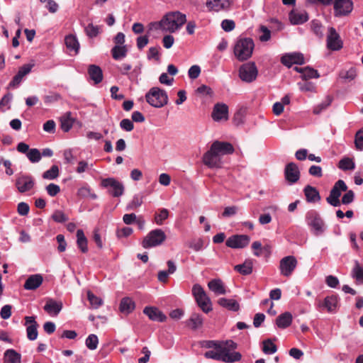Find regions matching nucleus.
I'll return each instance as SVG.
<instances>
[{"label":"nucleus","instance_id":"nucleus-1","mask_svg":"<svg viewBox=\"0 0 363 363\" xmlns=\"http://www.w3.org/2000/svg\"><path fill=\"white\" fill-rule=\"evenodd\" d=\"M221 350L220 352H206L204 357L206 359H212L216 361H222L226 363H234L239 362L242 358V354L239 352H232L237 348L236 342L231 340L221 341Z\"/></svg>","mask_w":363,"mask_h":363},{"label":"nucleus","instance_id":"nucleus-2","mask_svg":"<svg viewBox=\"0 0 363 363\" xmlns=\"http://www.w3.org/2000/svg\"><path fill=\"white\" fill-rule=\"evenodd\" d=\"M186 21L185 14L179 11H172L165 14L162 18L157 23L156 28H160L164 31L174 33L180 28Z\"/></svg>","mask_w":363,"mask_h":363},{"label":"nucleus","instance_id":"nucleus-3","mask_svg":"<svg viewBox=\"0 0 363 363\" xmlns=\"http://www.w3.org/2000/svg\"><path fill=\"white\" fill-rule=\"evenodd\" d=\"M254 48L255 44L252 38H240L233 48L235 57L240 62L245 61L251 57Z\"/></svg>","mask_w":363,"mask_h":363},{"label":"nucleus","instance_id":"nucleus-4","mask_svg":"<svg viewBox=\"0 0 363 363\" xmlns=\"http://www.w3.org/2000/svg\"><path fill=\"white\" fill-rule=\"evenodd\" d=\"M145 97L147 103L155 108H162L167 105L169 101L166 91L157 86L152 87Z\"/></svg>","mask_w":363,"mask_h":363},{"label":"nucleus","instance_id":"nucleus-5","mask_svg":"<svg viewBox=\"0 0 363 363\" xmlns=\"http://www.w3.org/2000/svg\"><path fill=\"white\" fill-rule=\"evenodd\" d=\"M192 294L196 300L197 305L205 313H208L213 310L212 303L210 298L207 296L203 287L195 284L192 287Z\"/></svg>","mask_w":363,"mask_h":363},{"label":"nucleus","instance_id":"nucleus-6","mask_svg":"<svg viewBox=\"0 0 363 363\" xmlns=\"http://www.w3.org/2000/svg\"><path fill=\"white\" fill-rule=\"evenodd\" d=\"M167 238L165 233L162 229L150 230L141 242V245L145 249L152 248L161 245Z\"/></svg>","mask_w":363,"mask_h":363},{"label":"nucleus","instance_id":"nucleus-7","mask_svg":"<svg viewBox=\"0 0 363 363\" xmlns=\"http://www.w3.org/2000/svg\"><path fill=\"white\" fill-rule=\"evenodd\" d=\"M100 185L102 188L106 189L107 193L113 197H120L124 194V184L114 177L102 179Z\"/></svg>","mask_w":363,"mask_h":363},{"label":"nucleus","instance_id":"nucleus-8","mask_svg":"<svg viewBox=\"0 0 363 363\" xmlns=\"http://www.w3.org/2000/svg\"><path fill=\"white\" fill-rule=\"evenodd\" d=\"M306 221L315 235L319 236L324 233L325 223L315 210H310L306 213Z\"/></svg>","mask_w":363,"mask_h":363},{"label":"nucleus","instance_id":"nucleus-9","mask_svg":"<svg viewBox=\"0 0 363 363\" xmlns=\"http://www.w3.org/2000/svg\"><path fill=\"white\" fill-rule=\"evenodd\" d=\"M257 74L258 70L255 62L245 63L239 68V77L245 82H254L257 79Z\"/></svg>","mask_w":363,"mask_h":363},{"label":"nucleus","instance_id":"nucleus-10","mask_svg":"<svg viewBox=\"0 0 363 363\" xmlns=\"http://www.w3.org/2000/svg\"><path fill=\"white\" fill-rule=\"evenodd\" d=\"M347 186L345 182L339 179L335 182L330 192V195L326 198L327 202L333 206H339L340 205V196L342 191H346Z\"/></svg>","mask_w":363,"mask_h":363},{"label":"nucleus","instance_id":"nucleus-11","mask_svg":"<svg viewBox=\"0 0 363 363\" xmlns=\"http://www.w3.org/2000/svg\"><path fill=\"white\" fill-rule=\"evenodd\" d=\"M15 186L19 193L25 194L34 189L35 180L30 174H21L16 178Z\"/></svg>","mask_w":363,"mask_h":363},{"label":"nucleus","instance_id":"nucleus-12","mask_svg":"<svg viewBox=\"0 0 363 363\" xmlns=\"http://www.w3.org/2000/svg\"><path fill=\"white\" fill-rule=\"evenodd\" d=\"M298 264L296 258L293 255L283 257L279 262L280 274L286 277H289Z\"/></svg>","mask_w":363,"mask_h":363},{"label":"nucleus","instance_id":"nucleus-13","mask_svg":"<svg viewBox=\"0 0 363 363\" xmlns=\"http://www.w3.org/2000/svg\"><path fill=\"white\" fill-rule=\"evenodd\" d=\"M326 43L328 49L332 51H338L343 47V42L333 27L328 28Z\"/></svg>","mask_w":363,"mask_h":363},{"label":"nucleus","instance_id":"nucleus-14","mask_svg":"<svg viewBox=\"0 0 363 363\" xmlns=\"http://www.w3.org/2000/svg\"><path fill=\"white\" fill-rule=\"evenodd\" d=\"M339 306V298L337 295L327 296L323 301H319L317 308L319 311L325 310L328 313H335Z\"/></svg>","mask_w":363,"mask_h":363},{"label":"nucleus","instance_id":"nucleus-15","mask_svg":"<svg viewBox=\"0 0 363 363\" xmlns=\"http://www.w3.org/2000/svg\"><path fill=\"white\" fill-rule=\"evenodd\" d=\"M301 177L298 165L294 162L288 163L284 168V178L289 184L296 183Z\"/></svg>","mask_w":363,"mask_h":363},{"label":"nucleus","instance_id":"nucleus-16","mask_svg":"<svg viewBox=\"0 0 363 363\" xmlns=\"http://www.w3.org/2000/svg\"><path fill=\"white\" fill-rule=\"evenodd\" d=\"M250 241V238L247 235H234L227 239L225 245L230 248L240 249L247 247Z\"/></svg>","mask_w":363,"mask_h":363},{"label":"nucleus","instance_id":"nucleus-17","mask_svg":"<svg viewBox=\"0 0 363 363\" xmlns=\"http://www.w3.org/2000/svg\"><path fill=\"white\" fill-rule=\"evenodd\" d=\"M282 65L290 68L293 65H303L305 60L303 55L301 52L286 53L280 60Z\"/></svg>","mask_w":363,"mask_h":363},{"label":"nucleus","instance_id":"nucleus-18","mask_svg":"<svg viewBox=\"0 0 363 363\" xmlns=\"http://www.w3.org/2000/svg\"><path fill=\"white\" fill-rule=\"evenodd\" d=\"M203 164L209 168L220 167V155L215 150H212V146L203 155L202 158Z\"/></svg>","mask_w":363,"mask_h":363},{"label":"nucleus","instance_id":"nucleus-19","mask_svg":"<svg viewBox=\"0 0 363 363\" xmlns=\"http://www.w3.org/2000/svg\"><path fill=\"white\" fill-rule=\"evenodd\" d=\"M25 325H27L26 333L27 337L29 340H35L38 337V324L35 320V316H26Z\"/></svg>","mask_w":363,"mask_h":363},{"label":"nucleus","instance_id":"nucleus-20","mask_svg":"<svg viewBox=\"0 0 363 363\" xmlns=\"http://www.w3.org/2000/svg\"><path fill=\"white\" fill-rule=\"evenodd\" d=\"M211 117L214 121H220L221 120H228V106L223 103H217L214 105Z\"/></svg>","mask_w":363,"mask_h":363},{"label":"nucleus","instance_id":"nucleus-21","mask_svg":"<svg viewBox=\"0 0 363 363\" xmlns=\"http://www.w3.org/2000/svg\"><path fill=\"white\" fill-rule=\"evenodd\" d=\"M33 65L26 64L21 67L17 74L13 77L9 84V88H16L21 83L23 77L29 74L32 69Z\"/></svg>","mask_w":363,"mask_h":363},{"label":"nucleus","instance_id":"nucleus-22","mask_svg":"<svg viewBox=\"0 0 363 363\" xmlns=\"http://www.w3.org/2000/svg\"><path fill=\"white\" fill-rule=\"evenodd\" d=\"M352 1L351 0H335L334 10L335 16H345L352 10Z\"/></svg>","mask_w":363,"mask_h":363},{"label":"nucleus","instance_id":"nucleus-23","mask_svg":"<svg viewBox=\"0 0 363 363\" xmlns=\"http://www.w3.org/2000/svg\"><path fill=\"white\" fill-rule=\"evenodd\" d=\"M212 150H215L217 153L220 155H230L235 151L233 145L228 142H220L216 140L211 145Z\"/></svg>","mask_w":363,"mask_h":363},{"label":"nucleus","instance_id":"nucleus-24","mask_svg":"<svg viewBox=\"0 0 363 363\" xmlns=\"http://www.w3.org/2000/svg\"><path fill=\"white\" fill-rule=\"evenodd\" d=\"M143 313L152 321L162 323L165 321L167 318L166 315L160 310L153 306L145 307Z\"/></svg>","mask_w":363,"mask_h":363},{"label":"nucleus","instance_id":"nucleus-25","mask_svg":"<svg viewBox=\"0 0 363 363\" xmlns=\"http://www.w3.org/2000/svg\"><path fill=\"white\" fill-rule=\"evenodd\" d=\"M43 277L40 274H35L28 277L24 283L23 287L26 290H35L43 283Z\"/></svg>","mask_w":363,"mask_h":363},{"label":"nucleus","instance_id":"nucleus-26","mask_svg":"<svg viewBox=\"0 0 363 363\" xmlns=\"http://www.w3.org/2000/svg\"><path fill=\"white\" fill-rule=\"evenodd\" d=\"M87 72L91 80L95 84H98L103 80V71L101 67L96 65H90L88 67Z\"/></svg>","mask_w":363,"mask_h":363},{"label":"nucleus","instance_id":"nucleus-27","mask_svg":"<svg viewBox=\"0 0 363 363\" xmlns=\"http://www.w3.org/2000/svg\"><path fill=\"white\" fill-rule=\"evenodd\" d=\"M231 4L230 0H207L206 6L209 10L220 11L228 9Z\"/></svg>","mask_w":363,"mask_h":363},{"label":"nucleus","instance_id":"nucleus-28","mask_svg":"<svg viewBox=\"0 0 363 363\" xmlns=\"http://www.w3.org/2000/svg\"><path fill=\"white\" fill-rule=\"evenodd\" d=\"M289 20L293 25H300L308 20V15L306 11H298L292 10L289 13Z\"/></svg>","mask_w":363,"mask_h":363},{"label":"nucleus","instance_id":"nucleus-29","mask_svg":"<svg viewBox=\"0 0 363 363\" xmlns=\"http://www.w3.org/2000/svg\"><path fill=\"white\" fill-rule=\"evenodd\" d=\"M303 193L306 196V200L308 203L318 202L321 199L317 189L311 185H306L304 187Z\"/></svg>","mask_w":363,"mask_h":363},{"label":"nucleus","instance_id":"nucleus-30","mask_svg":"<svg viewBox=\"0 0 363 363\" xmlns=\"http://www.w3.org/2000/svg\"><path fill=\"white\" fill-rule=\"evenodd\" d=\"M43 308L50 315L56 316L62 310V304L53 299H49L47 301Z\"/></svg>","mask_w":363,"mask_h":363},{"label":"nucleus","instance_id":"nucleus-31","mask_svg":"<svg viewBox=\"0 0 363 363\" xmlns=\"http://www.w3.org/2000/svg\"><path fill=\"white\" fill-rule=\"evenodd\" d=\"M234 269L242 275H250L252 273L253 260L247 259L242 264L235 265Z\"/></svg>","mask_w":363,"mask_h":363},{"label":"nucleus","instance_id":"nucleus-32","mask_svg":"<svg viewBox=\"0 0 363 363\" xmlns=\"http://www.w3.org/2000/svg\"><path fill=\"white\" fill-rule=\"evenodd\" d=\"M209 289L216 295H223L226 294L225 288L223 281L219 279H214L208 283Z\"/></svg>","mask_w":363,"mask_h":363},{"label":"nucleus","instance_id":"nucleus-33","mask_svg":"<svg viewBox=\"0 0 363 363\" xmlns=\"http://www.w3.org/2000/svg\"><path fill=\"white\" fill-rule=\"evenodd\" d=\"M21 354L13 349H9L4 352V363H21Z\"/></svg>","mask_w":363,"mask_h":363},{"label":"nucleus","instance_id":"nucleus-34","mask_svg":"<svg viewBox=\"0 0 363 363\" xmlns=\"http://www.w3.org/2000/svg\"><path fill=\"white\" fill-rule=\"evenodd\" d=\"M135 308V303L130 297L123 298L121 301L119 309L123 313L129 314L132 313Z\"/></svg>","mask_w":363,"mask_h":363},{"label":"nucleus","instance_id":"nucleus-35","mask_svg":"<svg viewBox=\"0 0 363 363\" xmlns=\"http://www.w3.org/2000/svg\"><path fill=\"white\" fill-rule=\"evenodd\" d=\"M292 318V315L289 312H285L277 318L276 325L279 328H286L291 324Z\"/></svg>","mask_w":363,"mask_h":363},{"label":"nucleus","instance_id":"nucleus-36","mask_svg":"<svg viewBox=\"0 0 363 363\" xmlns=\"http://www.w3.org/2000/svg\"><path fill=\"white\" fill-rule=\"evenodd\" d=\"M218 303L229 311H238L240 309L238 302L234 299L220 298L218 300Z\"/></svg>","mask_w":363,"mask_h":363},{"label":"nucleus","instance_id":"nucleus-37","mask_svg":"<svg viewBox=\"0 0 363 363\" xmlns=\"http://www.w3.org/2000/svg\"><path fill=\"white\" fill-rule=\"evenodd\" d=\"M77 244L82 252L86 253L88 252V241L84 235V231L82 229H78L77 231Z\"/></svg>","mask_w":363,"mask_h":363},{"label":"nucleus","instance_id":"nucleus-38","mask_svg":"<svg viewBox=\"0 0 363 363\" xmlns=\"http://www.w3.org/2000/svg\"><path fill=\"white\" fill-rule=\"evenodd\" d=\"M203 321L202 315L194 313L186 320V325L195 330L203 325Z\"/></svg>","mask_w":363,"mask_h":363},{"label":"nucleus","instance_id":"nucleus-39","mask_svg":"<svg viewBox=\"0 0 363 363\" xmlns=\"http://www.w3.org/2000/svg\"><path fill=\"white\" fill-rule=\"evenodd\" d=\"M65 43L69 51H74L75 54L78 53L79 50V43L74 35H67L65 39Z\"/></svg>","mask_w":363,"mask_h":363},{"label":"nucleus","instance_id":"nucleus-40","mask_svg":"<svg viewBox=\"0 0 363 363\" xmlns=\"http://www.w3.org/2000/svg\"><path fill=\"white\" fill-rule=\"evenodd\" d=\"M354 264L351 275L357 282L363 283V267L360 265L358 260H354Z\"/></svg>","mask_w":363,"mask_h":363},{"label":"nucleus","instance_id":"nucleus-41","mask_svg":"<svg viewBox=\"0 0 363 363\" xmlns=\"http://www.w3.org/2000/svg\"><path fill=\"white\" fill-rule=\"evenodd\" d=\"M128 50L125 45H115L111 49V55L114 60H118L125 57L127 55Z\"/></svg>","mask_w":363,"mask_h":363},{"label":"nucleus","instance_id":"nucleus-42","mask_svg":"<svg viewBox=\"0 0 363 363\" xmlns=\"http://www.w3.org/2000/svg\"><path fill=\"white\" fill-rule=\"evenodd\" d=\"M262 351L266 354H272L277 351V345L272 339H267L262 342Z\"/></svg>","mask_w":363,"mask_h":363},{"label":"nucleus","instance_id":"nucleus-43","mask_svg":"<svg viewBox=\"0 0 363 363\" xmlns=\"http://www.w3.org/2000/svg\"><path fill=\"white\" fill-rule=\"evenodd\" d=\"M319 77L320 74L316 69L308 66L304 67L303 75H301L303 80H308L313 78L318 79Z\"/></svg>","mask_w":363,"mask_h":363},{"label":"nucleus","instance_id":"nucleus-44","mask_svg":"<svg viewBox=\"0 0 363 363\" xmlns=\"http://www.w3.org/2000/svg\"><path fill=\"white\" fill-rule=\"evenodd\" d=\"M340 77L345 82H351L357 77V70L354 67H351L347 71H341L339 74Z\"/></svg>","mask_w":363,"mask_h":363},{"label":"nucleus","instance_id":"nucleus-45","mask_svg":"<svg viewBox=\"0 0 363 363\" xmlns=\"http://www.w3.org/2000/svg\"><path fill=\"white\" fill-rule=\"evenodd\" d=\"M338 167L344 171L352 170L355 167L354 162L349 157H345L340 160Z\"/></svg>","mask_w":363,"mask_h":363},{"label":"nucleus","instance_id":"nucleus-46","mask_svg":"<svg viewBox=\"0 0 363 363\" xmlns=\"http://www.w3.org/2000/svg\"><path fill=\"white\" fill-rule=\"evenodd\" d=\"M168 216L169 211L167 208L159 209L158 212L155 214V221L157 225H162Z\"/></svg>","mask_w":363,"mask_h":363},{"label":"nucleus","instance_id":"nucleus-47","mask_svg":"<svg viewBox=\"0 0 363 363\" xmlns=\"http://www.w3.org/2000/svg\"><path fill=\"white\" fill-rule=\"evenodd\" d=\"M59 167L57 165H52L50 169L43 174V178L45 179L52 180L58 177Z\"/></svg>","mask_w":363,"mask_h":363},{"label":"nucleus","instance_id":"nucleus-48","mask_svg":"<svg viewBox=\"0 0 363 363\" xmlns=\"http://www.w3.org/2000/svg\"><path fill=\"white\" fill-rule=\"evenodd\" d=\"M84 30L86 35L90 38H96L101 33L100 27L93 23H89Z\"/></svg>","mask_w":363,"mask_h":363},{"label":"nucleus","instance_id":"nucleus-49","mask_svg":"<svg viewBox=\"0 0 363 363\" xmlns=\"http://www.w3.org/2000/svg\"><path fill=\"white\" fill-rule=\"evenodd\" d=\"M222 342L217 340H207L205 341L203 344V347L206 348H212L214 350H208V352H220V350H221Z\"/></svg>","mask_w":363,"mask_h":363},{"label":"nucleus","instance_id":"nucleus-50","mask_svg":"<svg viewBox=\"0 0 363 363\" xmlns=\"http://www.w3.org/2000/svg\"><path fill=\"white\" fill-rule=\"evenodd\" d=\"M86 346L91 350H94L97 348L99 344V339L97 335L94 334L89 335L85 340Z\"/></svg>","mask_w":363,"mask_h":363},{"label":"nucleus","instance_id":"nucleus-51","mask_svg":"<svg viewBox=\"0 0 363 363\" xmlns=\"http://www.w3.org/2000/svg\"><path fill=\"white\" fill-rule=\"evenodd\" d=\"M26 156L32 163L38 162L41 160V153L40 150L36 148L30 149Z\"/></svg>","mask_w":363,"mask_h":363},{"label":"nucleus","instance_id":"nucleus-52","mask_svg":"<svg viewBox=\"0 0 363 363\" xmlns=\"http://www.w3.org/2000/svg\"><path fill=\"white\" fill-rule=\"evenodd\" d=\"M87 298L91 306L94 308H98L102 304L101 298L95 296L91 291H87Z\"/></svg>","mask_w":363,"mask_h":363},{"label":"nucleus","instance_id":"nucleus-53","mask_svg":"<svg viewBox=\"0 0 363 363\" xmlns=\"http://www.w3.org/2000/svg\"><path fill=\"white\" fill-rule=\"evenodd\" d=\"M52 220L59 223H62L68 220L69 218L60 210H56L52 215Z\"/></svg>","mask_w":363,"mask_h":363},{"label":"nucleus","instance_id":"nucleus-54","mask_svg":"<svg viewBox=\"0 0 363 363\" xmlns=\"http://www.w3.org/2000/svg\"><path fill=\"white\" fill-rule=\"evenodd\" d=\"M332 99L328 96L326 101H323L313 108V113L315 115L320 113L323 110L326 109L331 104Z\"/></svg>","mask_w":363,"mask_h":363},{"label":"nucleus","instance_id":"nucleus-55","mask_svg":"<svg viewBox=\"0 0 363 363\" xmlns=\"http://www.w3.org/2000/svg\"><path fill=\"white\" fill-rule=\"evenodd\" d=\"M354 144L357 150H363V128L356 133Z\"/></svg>","mask_w":363,"mask_h":363},{"label":"nucleus","instance_id":"nucleus-56","mask_svg":"<svg viewBox=\"0 0 363 363\" xmlns=\"http://www.w3.org/2000/svg\"><path fill=\"white\" fill-rule=\"evenodd\" d=\"M143 203V196L141 195H135L131 201L128 205V209H135Z\"/></svg>","mask_w":363,"mask_h":363},{"label":"nucleus","instance_id":"nucleus-57","mask_svg":"<svg viewBox=\"0 0 363 363\" xmlns=\"http://www.w3.org/2000/svg\"><path fill=\"white\" fill-rule=\"evenodd\" d=\"M220 26L222 29L225 32H230L235 28L234 21L230 19L223 20Z\"/></svg>","mask_w":363,"mask_h":363},{"label":"nucleus","instance_id":"nucleus-58","mask_svg":"<svg viewBox=\"0 0 363 363\" xmlns=\"http://www.w3.org/2000/svg\"><path fill=\"white\" fill-rule=\"evenodd\" d=\"M303 81V83L298 84L299 88L302 91L313 92L315 91V86L312 82H308V80Z\"/></svg>","mask_w":363,"mask_h":363},{"label":"nucleus","instance_id":"nucleus-59","mask_svg":"<svg viewBox=\"0 0 363 363\" xmlns=\"http://www.w3.org/2000/svg\"><path fill=\"white\" fill-rule=\"evenodd\" d=\"M45 189L48 195L50 196H55L60 191V187L57 184L53 183L48 184Z\"/></svg>","mask_w":363,"mask_h":363},{"label":"nucleus","instance_id":"nucleus-60","mask_svg":"<svg viewBox=\"0 0 363 363\" xmlns=\"http://www.w3.org/2000/svg\"><path fill=\"white\" fill-rule=\"evenodd\" d=\"M29 205L26 202H20L17 206V212L19 215L25 216L29 213Z\"/></svg>","mask_w":363,"mask_h":363},{"label":"nucleus","instance_id":"nucleus-61","mask_svg":"<svg viewBox=\"0 0 363 363\" xmlns=\"http://www.w3.org/2000/svg\"><path fill=\"white\" fill-rule=\"evenodd\" d=\"M343 195L340 203L347 205L353 202L354 199V194L353 191L349 190Z\"/></svg>","mask_w":363,"mask_h":363},{"label":"nucleus","instance_id":"nucleus-62","mask_svg":"<svg viewBox=\"0 0 363 363\" xmlns=\"http://www.w3.org/2000/svg\"><path fill=\"white\" fill-rule=\"evenodd\" d=\"M61 128L64 132H68L73 125V121L70 118L61 119Z\"/></svg>","mask_w":363,"mask_h":363},{"label":"nucleus","instance_id":"nucleus-63","mask_svg":"<svg viewBox=\"0 0 363 363\" xmlns=\"http://www.w3.org/2000/svg\"><path fill=\"white\" fill-rule=\"evenodd\" d=\"M200 73H201V68L199 65L191 66L188 71L189 77L192 79H195L198 78Z\"/></svg>","mask_w":363,"mask_h":363},{"label":"nucleus","instance_id":"nucleus-64","mask_svg":"<svg viewBox=\"0 0 363 363\" xmlns=\"http://www.w3.org/2000/svg\"><path fill=\"white\" fill-rule=\"evenodd\" d=\"M121 128L125 131H131L134 128V125L132 121L128 118L123 119L120 123Z\"/></svg>","mask_w":363,"mask_h":363}]
</instances>
